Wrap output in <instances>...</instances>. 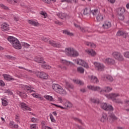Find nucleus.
<instances>
[{
    "label": "nucleus",
    "mask_w": 129,
    "mask_h": 129,
    "mask_svg": "<svg viewBox=\"0 0 129 129\" xmlns=\"http://www.w3.org/2000/svg\"><path fill=\"white\" fill-rule=\"evenodd\" d=\"M17 94L18 95L20 96H22V94H23V93H22L21 91H17Z\"/></svg>",
    "instance_id": "0e129e2a"
},
{
    "label": "nucleus",
    "mask_w": 129,
    "mask_h": 129,
    "mask_svg": "<svg viewBox=\"0 0 129 129\" xmlns=\"http://www.w3.org/2000/svg\"><path fill=\"white\" fill-rule=\"evenodd\" d=\"M9 104V103L8 102V101L6 100L5 99H2V105L3 106H7Z\"/></svg>",
    "instance_id": "ea45409f"
},
{
    "label": "nucleus",
    "mask_w": 129,
    "mask_h": 129,
    "mask_svg": "<svg viewBox=\"0 0 129 129\" xmlns=\"http://www.w3.org/2000/svg\"><path fill=\"white\" fill-rule=\"evenodd\" d=\"M118 19L120 21H123V20H124V15H118Z\"/></svg>",
    "instance_id": "09e8293b"
},
{
    "label": "nucleus",
    "mask_w": 129,
    "mask_h": 129,
    "mask_svg": "<svg viewBox=\"0 0 129 129\" xmlns=\"http://www.w3.org/2000/svg\"><path fill=\"white\" fill-rule=\"evenodd\" d=\"M74 25L76 28H78L79 29H80L81 27L80 25L77 24L76 23H74Z\"/></svg>",
    "instance_id": "e2e57ef3"
},
{
    "label": "nucleus",
    "mask_w": 129,
    "mask_h": 129,
    "mask_svg": "<svg viewBox=\"0 0 129 129\" xmlns=\"http://www.w3.org/2000/svg\"><path fill=\"white\" fill-rule=\"evenodd\" d=\"M105 61L107 64H109L110 65H113V64L115 63V61L114 60V59L110 58H106Z\"/></svg>",
    "instance_id": "a211bd4d"
},
{
    "label": "nucleus",
    "mask_w": 129,
    "mask_h": 129,
    "mask_svg": "<svg viewBox=\"0 0 129 129\" xmlns=\"http://www.w3.org/2000/svg\"><path fill=\"white\" fill-rule=\"evenodd\" d=\"M91 13L92 14V15L93 16H96V15H97V14H99V12H98V10H97V9L92 10L91 11Z\"/></svg>",
    "instance_id": "58836bf2"
},
{
    "label": "nucleus",
    "mask_w": 129,
    "mask_h": 129,
    "mask_svg": "<svg viewBox=\"0 0 129 129\" xmlns=\"http://www.w3.org/2000/svg\"><path fill=\"white\" fill-rule=\"evenodd\" d=\"M31 120L32 122H37V119L35 117L31 118Z\"/></svg>",
    "instance_id": "680f3d73"
},
{
    "label": "nucleus",
    "mask_w": 129,
    "mask_h": 129,
    "mask_svg": "<svg viewBox=\"0 0 129 129\" xmlns=\"http://www.w3.org/2000/svg\"><path fill=\"white\" fill-rule=\"evenodd\" d=\"M49 116L51 119V121H52V122H56V120H55L52 114H50Z\"/></svg>",
    "instance_id": "49530a36"
},
{
    "label": "nucleus",
    "mask_w": 129,
    "mask_h": 129,
    "mask_svg": "<svg viewBox=\"0 0 129 129\" xmlns=\"http://www.w3.org/2000/svg\"><path fill=\"white\" fill-rule=\"evenodd\" d=\"M3 76L4 79L7 81H13L15 80V79L12 78V76L10 75L3 74Z\"/></svg>",
    "instance_id": "2eb2a0df"
},
{
    "label": "nucleus",
    "mask_w": 129,
    "mask_h": 129,
    "mask_svg": "<svg viewBox=\"0 0 129 129\" xmlns=\"http://www.w3.org/2000/svg\"><path fill=\"white\" fill-rule=\"evenodd\" d=\"M35 62L37 63H41V64H46V61H44V57L36 56L34 58Z\"/></svg>",
    "instance_id": "f8f14e48"
},
{
    "label": "nucleus",
    "mask_w": 129,
    "mask_h": 129,
    "mask_svg": "<svg viewBox=\"0 0 129 129\" xmlns=\"http://www.w3.org/2000/svg\"><path fill=\"white\" fill-rule=\"evenodd\" d=\"M101 107L105 111H113L114 109L113 107L111 105H107V104L105 103H102L101 104Z\"/></svg>",
    "instance_id": "39448f33"
},
{
    "label": "nucleus",
    "mask_w": 129,
    "mask_h": 129,
    "mask_svg": "<svg viewBox=\"0 0 129 129\" xmlns=\"http://www.w3.org/2000/svg\"><path fill=\"white\" fill-rule=\"evenodd\" d=\"M123 55L125 58H127L128 59H129V51H126L124 52Z\"/></svg>",
    "instance_id": "de8ad7c7"
},
{
    "label": "nucleus",
    "mask_w": 129,
    "mask_h": 129,
    "mask_svg": "<svg viewBox=\"0 0 129 129\" xmlns=\"http://www.w3.org/2000/svg\"><path fill=\"white\" fill-rule=\"evenodd\" d=\"M90 100L92 103H97L98 104L99 103V99H95L94 98H90Z\"/></svg>",
    "instance_id": "7c9ffc66"
},
{
    "label": "nucleus",
    "mask_w": 129,
    "mask_h": 129,
    "mask_svg": "<svg viewBox=\"0 0 129 129\" xmlns=\"http://www.w3.org/2000/svg\"><path fill=\"white\" fill-rule=\"evenodd\" d=\"M97 22H102L103 21V16L100 13H98L96 17Z\"/></svg>",
    "instance_id": "cd10ccee"
},
{
    "label": "nucleus",
    "mask_w": 129,
    "mask_h": 129,
    "mask_svg": "<svg viewBox=\"0 0 129 129\" xmlns=\"http://www.w3.org/2000/svg\"><path fill=\"white\" fill-rule=\"evenodd\" d=\"M9 125H10V126H12V127H13L14 125V121H10Z\"/></svg>",
    "instance_id": "69168bd1"
},
{
    "label": "nucleus",
    "mask_w": 129,
    "mask_h": 129,
    "mask_svg": "<svg viewBox=\"0 0 129 129\" xmlns=\"http://www.w3.org/2000/svg\"><path fill=\"white\" fill-rule=\"evenodd\" d=\"M85 44L91 48H95V47H96V45H95V44L90 42L85 41Z\"/></svg>",
    "instance_id": "b1692460"
},
{
    "label": "nucleus",
    "mask_w": 129,
    "mask_h": 129,
    "mask_svg": "<svg viewBox=\"0 0 129 129\" xmlns=\"http://www.w3.org/2000/svg\"><path fill=\"white\" fill-rule=\"evenodd\" d=\"M65 34H67L68 36H70V37H73L74 36V34L68 31V30H65Z\"/></svg>",
    "instance_id": "a19ab883"
},
{
    "label": "nucleus",
    "mask_w": 129,
    "mask_h": 129,
    "mask_svg": "<svg viewBox=\"0 0 129 129\" xmlns=\"http://www.w3.org/2000/svg\"><path fill=\"white\" fill-rule=\"evenodd\" d=\"M79 29L81 30V32H82V33H86V30H85L84 28L81 27H80Z\"/></svg>",
    "instance_id": "bf43d9fd"
},
{
    "label": "nucleus",
    "mask_w": 129,
    "mask_h": 129,
    "mask_svg": "<svg viewBox=\"0 0 129 129\" xmlns=\"http://www.w3.org/2000/svg\"><path fill=\"white\" fill-rule=\"evenodd\" d=\"M66 87L68 89H73L74 88V86L68 82H66Z\"/></svg>",
    "instance_id": "bb28decb"
},
{
    "label": "nucleus",
    "mask_w": 129,
    "mask_h": 129,
    "mask_svg": "<svg viewBox=\"0 0 129 129\" xmlns=\"http://www.w3.org/2000/svg\"><path fill=\"white\" fill-rule=\"evenodd\" d=\"M44 97L45 99H46V100H48L49 101H55V100H54V98H53V97H52V96L45 95L44 96Z\"/></svg>",
    "instance_id": "c756f323"
},
{
    "label": "nucleus",
    "mask_w": 129,
    "mask_h": 129,
    "mask_svg": "<svg viewBox=\"0 0 129 129\" xmlns=\"http://www.w3.org/2000/svg\"><path fill=\"white\" fill-rule=\"evenodd\" d=\"M117 36H123V38L125 39L126 38V36H127V34L124 33V32L122 31L119 30L117 33Z\"/></svg>",
    "instance_id": "6ab92c4d"
},
{
    "label": "nucleus",
    "mask_w": 129,
    "mask_h": 129,
    "mask_svg": "<svg viewBox=\"0 0 129 129\" xmlns=\"http://www.w3.org/2000/svg\"><path fill=\"white\" fill-rule=\"evenodd\" d=\"M49 44L52 46V47H54V48H60L61 47V44L59 43H56V42L54 41V40H49L48 41Z\"/></svg>",
    "instance_id": "4468645a"
},
{
    "label": "nucleus",
    "mask_w": 129,
    "mask_h": 129,
    "mask_svg": "<svg viewBox=\"0 0 129 129\" xmlns=\"http://www.w3.org/2000/svg\"><path fill=\"white\" fill-rule=\"evenodd\" d=\"M1 30L3 32H8L10 30V26L6 22L3 23L1 25Z\"/></svg>",
    "instance_id": "1a4fd4ad"
},
{
    "label": "nucleus",
    "mask_w": 129,
    "mask_h": 129,
    "mask_svg": "<svg viewBox=\"0 0 129 129\" xmlns=\"http://www.w3.org/2000/svg\"><path fill=\"white\" fill-rule=\"evenodd\" d=\"M7 93H8L10 95H13V92L10 90V89H8L6 91Z\"/></svg>",
    "instance_id": "4d7b16f0"
},
{
    "label": "nucleus",
    "mask_w": 129,
    "mask_h": 129,
    "mask_svg": "<svg viewBox=\"0 0 129 129\" xmlns=\"http://www.w3.org/2000/svg\"><path fill=\"white\" fill-rule=\"evenodd\" d=\"M107 115L106 113H102V117L101 118L100 121L102 122H104L105 121H106V120H107Z\"/></svg>",
    "instance_id": "aec40b11"
},
{
    "label": "nucleus",
    "mask_w": 129,
    "mask_h": 129,
    "mask_svg": "<svg viewBox=\"0 0 129 129\" xmlns=\"http://www.w3.org/2000/svg\"><path fill=\"white\" fill-rule=\"evenodd\" d=\"M3 9H4V10H9V7L3 5H2Z\"/></svg>",
    "instance_id": "338daca9"
},
{
    "label": "nucleus",
    "mask_w": 129,
    "mask_h": 129,
    "mask_svg": "<svg viewBox=\"0 0 129 129\" xmlns=\"http://www.w3.org/2000/svg\"><path fill=\"white\" fill-rule=\"evenodd\" d=\"M72 106H73V105L71 102L66 101L65 103V109H70V108H72Z\"/></svg>",
    "instance_id": "f3484780"
},
{
    "label": "nucleus",
    "mask_w": 129,
    "mask_h": 129,
    "mask_svg": "<svg viewBox=\"0 0 129 129\" xmlns=\"http://www.w3.org/2000/svg\"><path fill=\"white\" fill-rule=\"evenodd\" d=\"M35 74L38 78H41V79H48L49 78V75L44 72H36Z\"/></svg>",
    "instance_id": "0eeeda50"
},
{
    "label": "nucleus",
    "mask_w": 129,
    "mask_h": 129,
    "mask_svg": "<svg viewBox=\"0 0 129 129\" xmlns=\"http://www.w3.org/2000/svg\"><path fill=\"white\" fill-rule=\"evenodd\" d=\"M41 68L43 69H51V66L48 64H42Z\"/></svg>",
    "instance_id": "e433bc0d"
},
{
    "label": "nucleus",
    "mask_w": 129,
    "mask_h": 129,
    "mask_svg": "<svg viewBox=\"0 0 129 129\" xmlns=\"http://www.w3.org/2000/svg\"><path fill=\"white\" fill-rule=\"evenodd\" d=\"M8 40L12 44L13 47L17 50H21L22 49V44L20 43V41L16 37L13 36H9L8 38Z\"/></svg>",
    "instance_id": "f257e3e1"
},
{
    "label": "nucleus",
    "mask_w": 129,
    "mask_h": 129,
    "mask_svg": "<svg viewBox=\"0 0 129 129\" xmlns=\"http://www.w3.org/2000/svg\"><path fill=\"white\" fill-rule=\"evenodd\" d=\"M64 91V90L63 89V88H62V87H61V86H60L59 85H58L57 89L55 90V92H57V93H63Z\"/></svg>",
    "instance_id": "a878e982"
},
{
    "label": "nucleus",
    "mask_w": 129,
    "mask_h": 129,
    "mask_svg": "<svg viewBox=\"0 0 129 129\" xmlns=\"http://www.w3.org/2000/svg\"><path fill=\"white\" fill-rule=\"evenodd\" d=\"M102 80H103V81H109V82H112V81H113V78L111 76L105 75L102 77Z\"/></svg>",
    "instance_id": "ddd939ff"
},
{
    "label": "nucleus",
    "mask_w": 129,
    "mask_h": 129,
    "mask_svg": "<svg viewBox=\"0 0 129 129\" xmlns=\"http://www.w3.org/2000/svg\"><path fill=\"white\" fill-rule=\"evenodd\" d=\"M112 56L113 57L118 61H123L124 60V58H123V56H122V54L120 53L119 52H114L112 53Z\"/></svg>",
    "instance_id": "423d86ee"
},
{
    "label": "nucleus",
    "mask_w": 129,
    "mask_h": 129,
    "mask_svg": "<svg viewBox=\"0 0 129 129\" xmlns=\"http://www.w3.org/2000/svg\"><path fill=\"white\" fill-rule=\"evenodd\" d=\"M77 64L78 65H81L82 66H83L85 67V68H86L87 69H88L89 68V66H88V63H86V62L84 61V60L82 59H79L77 61Z\"/></svg>",
    "instance_id": "9d476101"
},
{
    "label": "nucleus",
    "mask_w": 129,
    "mask_h": 129,
    "mask_svg": "<svg viewBox=\"0 0 129 129\" xmlns=\"http://www.w3.org/2000/svg\"><path fill=\"white\" fill-rule=\"evenodd\" d=\"M5 85H6L5 82L2 80H0V86H5Z\"/></svg>",
    "instance_id": "13d9d810"
},
{
    "label": "nucleus",
    "mask_w": 129,
    "mask_h": 129,
    "mask_svg": "<svg viewBox=\"0 0 129 129\" xmlns=\"http://www.w3.org/2000/svg\"><path fill=\"white\" fill-rule=\"evenodd\" d=\"M41 40H42V41H43V42H45V43H47V42H48V41H49V39H48L45 37H42L41 38Z\"/></svg>",
    "instance_id": "3c124183"
},
{
    "label": "nucleus",
    "mask_w": 129,
    "mask_h": 129,
    "mask_svg": "<svg viewBox=\"0 0 129 129\" xmlns=\"http://www.w3.org/2000/svg\"><path fill=\"white\" fill-rule=\"evenodd\" d=\"M52 105H54V106H56V107H59V108H61V109H64L65 108L64 107H62V106L58 105L57 104L51 103Z\"/></svg>",
    "instance_id": "8fccbe9b"
},
{
    "label": "nucleus",
    "mask_w": 129,
    "mask_h": 129,
    "mask_svg": "<svg viewBox=\"0 0 129 129\" xmlns=\"http://www.w3.org/2000/svg\"><path fill=\"white\" fill-rule=\"evenodd\" d=\"M87 88L92 91H100V93H102V92H109L112 90V88H110V87H105V90H101L100 87L95 86L94 85L88 86Z\"/></svg>",
    "instance_id": "f03ea898"
},
{
    "label": "nucleus",
    "mask_w": 129,
    "mask_h": 129,
    "mask_svg": "<svg viewBox=\"0 0 129 129\" xmlns=\"http://www.w3.org/2000/svg\"><path fill=\"white\" fill-rule=\"evenodd\" d=\"M94 65L98 71H104V68H105V67L103 64L95 62H94Z\"/></svg>",
    "instance_id": "6e6552de"
},
{
    "label": "nucleus",
    "mask_w": 129,
    "mask_h": 129,
    "mask_svg": "<svg viewBox=\"0 0 129 129\" xmlns=\"http://www.w3.org/2000/svg\"><path fill=\"white\" fill-rule=\"evenodd\" d=\"M91 80L93 83L97 84L98 83V82H99V81L98 80V79H97V77L94 76H91Z\"/></svg>",
    "instance_id": "393cba45"
},
{
    "label": "nucleus",
    "mask_w": 129,
    "mask_h": 129,
    "mask_svg": "<svg viewBox=\"0 0 129 129\" xmlns=\"http://www.w3.org/2000/svg\"><path fill=\"white\" fill-rule=\"evenodd\" d=\"M86 52L89 55H91V56H95V55H96V52H95V51H94L93 49H92L91 50L86 51Z\"/></svg>",
    "instance_id": "2f4dec72"
},
{
    "label": "nucleus",
    "mask_w": 129,
    "mask_h": 129,
    "mask_svg": "<svg viewBox=\"0 0 129 129\" xmlns=\"http://www.w3.org/2000/svg\"><path fill=\"white\" fill-rule=\"evenodd\" d=\"M120 95L118 93H111L109 95H105L107 98L109 99H112L113 102L115 103H118V104H122V102L120 99H116V97L120 96Z\"/></svg>",
    "instance_id": "7ed1b4c3"
},
{
    "label": "nucleus",
    "mask_w": 129,
    "mask_h": 129,
    "mask_svg": "<svg viewBox=\"0 0 129 129\" xmlns=\"http://www.w3.org/2000/svg\"><path fill=\"white\" fill-rule=\"evenodd\" d=\"M31 129H36L37 128V124H32L30 125Z\"/></svg>",
    "instance_id": "5fc2aeb1"
},
{
    "label": "nucleus",
    "mask_w": 129,
    "mask_h": 129,
    "mask_svg": "<svg viewBox=\"0 0 129 129\" xmlns=\"http://www.w3.org/2000/svg\"><path fill=\"white\" fill-rule=\"evenodd\" d=\"M15 120L17 121L18 123L19 122L20 123V116L16 115L15 116Z\"/></svg>",
    "instance_id": "603ef678"
},
{
    "label": "nucleus",
    "mask_w": 129,
    "mask_h": 129,
    "mask_svg": "<svg viewBox=\"0 0 129 129\" xmlns=\"http://www.w3.org/2000/svg\"><path fill=\"white\" fill-rule=\"evenodd\" d=\"M77 71L81 74H83L84 73V69L82 67H79L77 68Z\"/></svg>",
    "instance_id": "c9c22d12"
},
{
    "label": "nucleus",
    "mask_w": 129,
    "mask_h": 129,
    "mask_svg": "<svg viewBox=\"0 0 129 129\" xmlns=\"http://www.w3.org/2000/svg\"><path fill=\"white\" fill-rule=\"evenodd\" d=\"M28 23L30 24V25H32V26H34L35 27H37V26H39V23L32 20H28Z\"/></svg>",
    "instance_id": "c85d7f7f"
},
{
    "label": "nucleus",
    "mask_w": 129,
    "mask_h": 129,
    "mask_svg": "<svg viewBox=\"0 0 129 129\" xmlns=\"http://www.w3.org/2000/svg\"><path fill=\"white\" fill-rule=\"evenodd\" d=\"M116 119H117V118L114 115V114L113 113L109 114L107 118V120L109 121V122H113V121L116 120Z\"/></svg>",
    "instance_id": "9b49d317"
},
{
    "label": "nucleus",
    "mask_w": 129,
    "mask_h": 129,
    "mask_svg": "<svg viewBox=\"0 0 129 129\" xmlns=\"http://www.w3.org/2000/svg\"><path fill=\"white\" fill-rule=\"evenodd\" d=\"M21 46H23L24 48H25L26 49H29L30 47L31 46V45L26 43V42H21Z\"/></svg>",
    "instance_id": "473e14b6"
},
{
    "label": "nucleus",
    "mask_w": 129,
    "mask_h": 129,
    "mask_svg": "<svg viewBox=\"0 0 129 129\" xmlns=\"http://www.w3.org/2000/svg\"><path fill=\"white\" fill-rule=\"evenodd\" d=\"M91 13V9H88V8H86L84 10V16H90V14Z\"/></svg>",
    "instance_id": "4be33fe9"
},
{
    "label": "nucleus",
    "mask_w": 129,
    "mask_h": 129,
    "mask_svg": "<svg viewBox=\"0 0 129 129\" xmlns=\"http://www.w3.org/2000/svg\"><path fill=\"white\" fill-rule=\"evenodd\" d=\"M21 97H23V98H27V94H26V93H22V96H20Z\"/></svg>",
    "instance_id": "052dcab7"
},
{
    "label": "nucleus",
    "mask_w": 129,
    "mask_h": 129,
    "mask_svg": "<svg viewBox=\"0 0 129 129\" xmlns=\"http://www.w3.org/2000/svg\"><path fill=\"white\" fill-rule=\"evenodd\" d=\"M32 96H33V97H35V98H39V94L37 93H34L33 94H32Z\"/></svg>",
    "instance_id": "864d4df0"
},
{
    "label": "nucleus",
    "mask_w": 129,
    "mask_h": 129,
    "mask_svg": "<svg viewBox=\"0 0 129 129\" xmlns=\"http://www.w3.org/2000/svg\"><path fill=\"white\" fill-rule=\"evenodd\" d=\"M13 127H14V128H19V125L14 124V125H13Z\"/></svg>",
    "instance_id": "774afa93"
},
{
    "label": "nucleus",
    "mask_w": 129,
    "mask_h": 129,
    "mask_svg": "<svg viewBox=\"0 0 129 129\" xmlns=\"http://www.w3.org/2000/svg\"><path fill=\"white\" fill-rule=\"evenodd\" d=\"M24 88L26 92L28 93H31L32 92H35V91L32 90V88L28 86H24Z\"/></svg>",
    "instance_id": "412c9836"
},
{
    "label": "nucleus",
    "mask_w": 129,
    "mask_h": 129,
    "mask_svg": "<svg viewBox=\"0 0 129 129\" xmlns=\"http://www.w3.org/2000/svg\"><path fill=\"white\" fill-rule=\"evenodd\" d=\"M102 27L104 29H108V28H110L111 27V23L108 21L105 22L104 24L102 25Z\"/></svg>",
    "instance_id": "5701e85b"
},
{
    "label": "nucleus",
    "mask_w": 129,
    "mask_h": 129,
    "mask_svg": "<svg viewBox=\"0 0 129 129\" xmlns=\"http://www.w3.org/2000/svg\"><path fill=\"white\" fill-rule=\"evenodd\" d=\"M56 16L61 20H64V19H65V14L64 13H57Z\"/></svg>",
    "instance_id": "72a5a7b5"
},
{
    "label": "nucleus",
    "mask_w": 129,
    "mask_h": 129,
    "mask_svg": "<svg viewBox=\"0 0 129 129\" xmlns=\"http://www.w3.org/2000/svg\"><path fill=\"white\" fill-rule=\"evenodd\" d=\"M73 81L74 83H76V84H80V85H83V83H82V82L80 81L73 80Z\"/></svg>",
    "instance_id": "37998d69"
},
{
    "label": "nucleus",
    "mask_w": 129,
    "mask_h": 129,
    "mask_svg": "<svg viewBox=\"0 0 129 129\" xmlns=\"http://www.w3.org/2000/svg\"><path fill=\"white\" fill-rule=\"evenodd\" d=\"M73 119L76 121H77V120L78 121H79V122H80V123H81V124H84V123L82 122V120L78 118L74 117L73 118Z\"/></svg>",
    "instance_id": "c03bdc74"
},
{
    "label": "nucleus",
    "mask_w": 129,
    "mask_h": 129,
    "mask_svg": "<svg viewBox=\"0 0 129 129\" xmlns=\"http://www.w3.org/2000/svg\"><path fill=\"white\" fill-rule=\"evenodd\" d=\"M13 19L15 22H19L20 21V17L17 16H14Z\"/></svg>",
    "instance_id": "6e6d98bb"
},
{
    "label": "nucleus",
    "mask_w": 129,
    "mask_h": 129,
    "mask_svg": "<svg viewBox=\"0 0 129 129\" xmlns=\"http://www.w3.org/2000/svg\"><path fill=\"white\" fill-rule=\"evenodd\" d=\"M58 86H59V84H53L52 85V89H53V90L55 91L56 90H57V88H58Z\"/></svg>",
    "instance_id": "79ce46f5"
},
{
    "label": "nucleus",
    "mask_w": 129,
    "mask_h": 129,
    "mask_svg": "<svg viewBox=\"0 0 129 129\" xmlns=\"http://www.w3.org/2000/svg\"><path fill=\"white\" fill-rule=\"evenodd\" d=\"M7 2L10 4L11 5H16V4H18V0H7Z\"/></svg>",
    "instance_id": "f704fd0d"
},
{
    "label": "nucleus",
    "mask_w": 129,
    "mask_h": 129,
    "mask_svg": "<svg viewBox=\"0 0 129 129\" xmlns=\"http://www.w3.org/2000/svg\"><path fill=\"white\" fill-rule=\"evenodd\" d=\"M40 15H41L42 16H43L44 17V18H47V13L45 12L44 11H41L40 12Z\"/></svg>",
    "instance_id": "a18cd8bd"
},
{
    "label": "nucleus",
    "mask_w": 129,
    "mask_h": 129,
    "mask_svg": "<svg viewBox=\"0 0 129 129\" xmlns=\"http://www.w3.org/2000/svg\"><path fill=\"white\" fill-rule=\"evenodd\" d=\"M125 10L123 8H119L117 10V15L118 16H122L124 14Z\"/></svg>",
    "instance_id": "dca6fc26"
},
{
    "label": "nucleus",
    "mask_w": 129,
    "mask_h": 129,
    "mask_svg": "<svg viewBox=\"0 0 129 129\" xmlns=\"http://www.w3.org/2000/svg\"><path fill=\"white\" fill-rule=\"evenodd\" d=\"M21 108H22V109H23V110H26V108L27 107V106H28V105H27V104L25 103H21Z\"/></svg>",
    "instance_id": "4c0bfd02"
},
{
    "label": "nucleus",
    "mask_w": 129,
    "mask_h": 129,
    "mask_svg": "<svg viewBox=\"0 0 129 129\" xmlns=\"http://www.w3.org/2000/svg\"><path fill=\"white\" fill-rule=\"evenodd\" d=\"M66 52L68 56H71V57H77L78 56H79L78 51L72 47L66 48Z\"/></svg>",
    "instance_id": "20e7f679"
}]
</instances>
